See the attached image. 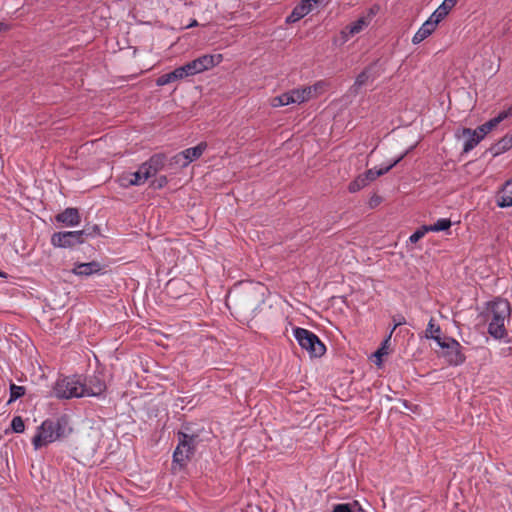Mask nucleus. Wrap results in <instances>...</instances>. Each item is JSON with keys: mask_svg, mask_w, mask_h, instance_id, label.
<instances>
[{"mask_svg": "<svg viewBox=\"0 0 512 512\" xmlns=\"http://www.w3.org/2000/svg\"><path fill=\"white\" fill-rule=\"evenodd\" d=\"M511 309L508 301L498 299L489 304L486 313L488 321V332L496 339L506 335L505 323L510 315Z\"/></svg>", "mask_w": 512, "mask_h": 512, "instance_id": "obj_1", "label": "nucleus"}, {"mask_svg": "<svg viewBox=\"0 0 512 512\" xmlns=\"http://www.w3.org/2000/svg\"><path fill=\"white\" fill-rule=\"evenodd\" d=\"M66 434V424L63 420L48 419L37 428V432L32 438V444L35 449H39L59 440Z\"/></svg>", "mask_w": 512, "mask_h": 512, "instance_id": "obj_2", "label": "nucleus"}, {"mask_svg": "<svg viewBox=\"0 0 512 512\" xmlns=\"http://www.w3.org/2000/svg\"><path fill=\"white\" fill-rule=\"evenodd\" d=\"M294 337L302 349L306 350L311 357H321L326 348L320 339L311 331L303 328H295Z\"/></svg>", "mask_w": 512, "mask_h": 512, "instance_id": "obj_3", "label": "nucleus"}, {"mask_svg": "<svg viewBox=\"0 0 512 512\" xmlns=\"http://www.w3.org/2000/svg\"><path fill=\"white\" fill-rule=\"evenodd\" d=\"M84 382L76 376L59 379L54 387V393L58 398L83 397Z\"/></svg>", "mask_w": 512, "mask_h": 512, "instance_id": "obj_4", "label": "nucleus"}, {"mask_svg": "<svg viewBox=\"0 0 512 512\" xmlns=\"http://www.w3.org/2000/svg\"><path fill=\"white\" fill-rule=\"evenodd\" d=\"M325 83L319 81L311 86L301 87L290 90L292 104H302L311 99L317 98L325 90Z\"/></svg>", "mask_w": 512, "mask_h": 512, "instance_id": "obj_5", "label": "nucleus"}, {"mask_svg": "<svg viewBox=\"0 0 512 512\" xmlns=\"http://www.w3.org/2000/svg\"><path fill=\"white\" fill-rule=\"evenodd\" d=\"M222 61V55H203L185 64L189 77L209 70Z\"/></svg>", "mask_w": 512, "mask_h": 512, "instance_id": "obj_6", "label": "nucleus"}, {"mask_svg": "<svg viewBox=\"0 0 512 512\" xmlns=\"http://www.w3.org/2000/svg\"><path fill=\"white\" fill-rule=\"evenodd\" d=\"M207 149V143L201 142L195 147L187 148L172 158V163L180 167H187L191 162L199 159Z\"/></svg>", "mask_w": 512, "mask_h": 512, "instance_id": "obj_7", "label": "nucleus"}, {"mask_svg": "<svg viewBox=\"0 0 512 512\" xmlns=\"http://www.w3.org/2000/svg\"><path fill=\"white\" fill-rule=\"evenodd\" d=\"M84 231H66L54 233L51 243L54 247L68 248L83 242Z\"/></svg>", "mask_w": 512, "mask_h": 512, "instance_id": "obj_8", "label": "nucleus"}, {"mask_svg": "<svg viewBox=\"0 0 512 512\" xmlns=\"http://www.w3.org/2000/svg\"><path fill=\"white\" fill-rule=\"evenodd\" d=\"M194 443L195 439L193 436L181 434L179 436V444L173 454L174 462L183 465L192 454Z\"/></svg>", "mask_w": 512, "mask_h": 512, "instance_id": "obj_9", "label": "nucleus"}, {"mask_svg": "<svg viewBox=\"0 0 512 512\" xmlns=\"http://www.w3.org/2000/svg\"><path fill=\"white\" fill-rule=\"evenodd\" d=\"M374 12L370 10L367 15L360 17L358 20L347 25L340 33L342 43L347 42L353 36L361 33L370 24Z\"/></svg>", "mask_w": 512, "mask_h": 512, "instance_id": "obj_10", "label": "nucleus"}, {"mask_svg": "<svg viewBox=\"0 0 512 512\" xmlns=\"http://www.w3.org/2000/svg\"><path fill=\"white\" fill-rule=\"evenodd\" d=\"M443 356L451 365H460L464 362L465 356L462 353V346L455 339H447L442 343Z\"/></svg>", "mask_w": 512, "mask_h": 512, "instance_id": "obj_11", "label": "nucleus"}, {"mask_svg": "<svg viewBox=\"0 0 512 512\" xmlns=\"http://www.w3.org/2000/svg\"><path fill=\"white\" fill-rule=\"evenodd\" d=\"M105 391L106 384L100 375H93L84 382L83 397H98Z\"/></svg>", "mask_w": 512, "mask_h": 512, "instance_id": "obj_12", "label": "nucleus"}, {"mask_svg": "<svg viewBox=\"0 0 512 512\" xmlns=\"http://www.w3.org/2000/svg\"><path fill=\"white\" fill-rule=\"evenodd\" d=\"M163 167V157L155 155L151 157L147 162L143 163L139 169L141 170L142 176L147 181L150 177L155 176L158 171Z\"/></svg>", "mask_w": 512, "mask_h": 512, "instance_id": "obj_13", "label": "nucleus"}, {"mask_svg": "<svg viewBox=\"0 0 512 512\" xmlns=\"http://www.w3.org/2000/svg\"><path fill=\"white\" fill-rule=\"evenodd\" d=\"M438 25L439 23L430 16L414 34L412 43L416 45L424 41L436 30Z\"/></svg>", "mask_w": 512, "mask_h": 512, "instance_id": "obj_14", "label": "nucleus"}, {"mask_svg": "<svg viewBox=\"0 0 512 512\" xmlns=\"http://www.w3.org/2000/svg\"><path fill=\"white\" fill-rule=\"evenodd\" d=\"M456 137L463 140V151H471L479 142L478 136L469 128H463L456 132Z\"/></svg>", "mask_w": 512, "mask_h": 512, "instance_id": "obj_15", "label": "nucleus"}, {"mask_svg": "<svg viewBox=\"0 0 512 512\" xmlns=\"http://www.w3.org/2000/svg\"><path fill=\"white\" fill-rule=\"evenodd\" d=\"M312 10L313 8L311 7V4L305 2V0H302L297 6L294 7L291 14L286 18V23H295L308 15Z\"/></svg>", "mask_w": 512, "mask_h": 512, "instance_id": "obj_16", "label": "nucleus"}, {"mask_svg": "<svg viewBox=\"0 0 512 512\" xmlns=\"http://www.w3.org/2000/svg\"><path fill=\"white\" fill-rule=\"evenodd\" d=\"M56 220L66 226L73 227L80 223V215L76 208H67L56 216Z\"/></svg>", "mask_w": 512, "mask_h": 512, "instance_id": "obj_17", "label": "nucleus"}, {"mask_svg": "<svg viewBox=\"0 0 512 512\" xmlns=\"http://www.w3.org/2000/svg\"><path fill=\"white\" fill-rule=\"evenodd\" d=\"M408 153L406 151L402 155H400L397 159H395L390 165L386 166L385 168L380 169H369L364 174H361L366 182L369 184L370 182L374 181L376 178L382 176L383 174L387 173L392 167H394L396 164H398Z\"/></svg>", "mask_w": 512, "mask_h": 512, "instance_id": "obj_18", "label": "nucleus"}, {"mask_svg": "<svg viewBox=\"0 0 512 512\" xmlns=\"http://www.w3.org/2000/svg\"><path fill=\"white\" fill-rule=\"evenodd\" d=\"M146 182V180L144 179V177L142 176V173H141V170L138 168L137 171L135 172H132V173H124L120 178H119V183L122 187H129V186H132V185H135V186H139V185H142Z\"/></svg>", "mask_w": 512, "mask_h": 512, "instance_id": "obj_19", "label": "nucleus"}, {"mask_svg": "<svg viewBox=\"0 0 512 512\" xmlns=\"http://www.w3.org/2000/svg\"><path fill=\"white\" fill-rule=\"evenodd\" d=\"M101 269L102 267L98 262L92 261L89 263L77 264L73 268L72 272L75 275L87 277L101 271Z\"/></svg>", "mask_w": 512, "mask_h": 512, "instance_id": "obj_20", "label": "nucleus"}, {"mask_svg": "<svg viewBox=\"0 0 512 512\" xmlns=\"http://www.w3.org/2000/svg\"><path fill=\"white\" fill-rule=\"evenodd\" d=\"M457 2L458 0H444L442 4L430 16H432L433 19L440 23L451 12Z\"/></svg>", "mask_w": 512, "mask_h": 512, "instance_id": "obj_21", "label": "nucleus"}, {"mask_svg": "<svg viewBox=\"0 0 512 512\" xmlns=\"http://www.w3.org/2000/svg\"><path fill=\"white\" fill-rule=\"evenodd\" d=\"M497 204L500 207L512 206V180L507 181L497 198Z\"/></svg>", "mask_w": 512, "mask_h": 512, "instance_id": "obj_22", "label": "nucleus"}, {"mask_svg": "<svg viewBox=\"0 0 512 512\" xmlns=\"http://www.w3.org/2000/svg\"><path fill=\"white\" fill-rule=\"evenodd\" d=\"M370 70L371 68L365 69L356 77L354 84L349 89L350 94L357 95L361 87L368 83L371 78Z\"/></svg>", "mask_w": 512, "mask_h": 512, "instance_id": "obj_23", "label": "nucleus"}, {"mask_svg": "<svg viewBox=\"0 0 512 512\" xmlns=\"http://www.w3.org/2000/svg\"><path fill=\"white\" fill-rule=\"evenodd\" d=\"M292 104L291 102V96H290V92H285L279 96H275L273 98H271L270 100V105L273 107V108H278V107H282V106H286V105H290Z\"/></svg>", "mask_w": 512, "mask_h": 512, "instance_id": "obj_24", "label": "nucleus"}, {"mask_svg": "<svg viewBox=\"0 0 512 512\" xmlns=\"http://www.w3.org/2000/svg\"><path fill=\"white\" fill-rule=\"evenodd\" d=\"M451 221L446 218L437 220L432 225H427L429 232H440L445 231L451 227Z\"/></svg>", "mask_w": 512, "mask_h": 512, "instance_id": "obj_25", "label": "nucleus"}, {"mask_svg": "<svg viewBox=\"0 0 512 512\" xmlns=\"http://www.w3.org/2000/svg\"><path fill=\"white\" fill-rule=\"evenodd\" d=\"M512 147V140H509L506 137H503L498 143H496L493 147L494 155H499Z\"/></svg>", "mask_w": 512, "mask_h": 512, "instance_id": "obj_26", "label": "nucleus"}, {"mask_svg": "<svg viewBox=\"0 0 512 512\" xmlns=\"http://www.w3.org/2000/svg\"><path fill=\"white\" fill-rule=\"evenodd\" d=\"M171 83L183 80L189 77L188 72L186 71L185 65L180 66L169 73Z\"/></svg>", "mask_w": 512, "mask_h": 512, "instance_id": "obj_27", "label": "nucleus"}, {"mask_svg": "<svg viewBox=\"0 0 512 512\" xmlns=\"http://www.w3.org/2000/svg\"><path fill=\"white\" fill-rule=\"evenodd\" d=\"M368 183L366 182V180L364 179V177L362 175H359L355 180H353L350 184H349V191L351 193H355L359 190H361L362 188H364L365 186H367Z\"/></svg>", "mask_w": 512, "mask_h": 512, "instance_id": "obj_28", "label": "nucleus"}, {"mask_svg": "<svg viewBox=\"0 0 512 512\" xmlns=\"http://www.w3.org/2000/svg\"><path fill=\"white\" fill-rule=\"evenodd\" d=\"M391 338V333L389 334L388 338L384 341L382 346L374 353V357L376 358V364L380 365L382 361V357L384 355L388 354V343Z\"/></svg>", "mask_w": 512, "mask_h": 512, "instance_id": "obj_29", "label": "nucleus"}, {"mask_svg": "<svg viewBox=\"0 0 512 512\" xmlns=\"http://www.w3.org/2000/svg\"><path fill=\"white\" fill-rule=\"evenodd\" d=\"M507 112L500 113L497 117L489 120L485 124H483L486 128V131H491L493 128H495L502 120H504L507 117Z\"/></svg>", "mask_w": 512, "mask_h": 512, "instance_id": "obj_30", "label": "nucleus"}, {"mask_svg": "<svg viewBox=\"0 0 512 512\" xmlns=\"http://www.w3.org/2000/svg\"><path fill=\"white\" fill-rule=\"evenodd\" d=\"M425 333L427 338H431L433 336L441 334V329L438 325L434 323L433 319H431L428 323V327Z\"/></svg>", "mask_w": 512, "mask_h": 512, "instance_id": "obj_31", "label": "nucleus"}, {"mask_svg": "<svg viewBox=\"0 0 512 512\" xmlns=\"http://www.w3.org/2000/svg\"><path fill=\"white\" fill-rule=\"evenodd\" d=\"M427 232H429L428 227L427 225H424L409 237V241L411 243H416L423 238Z\"/></svg>", "mask_w": 512, "mask_h": 512, "instance_id": "obj_32", "label": "nucleus"}, {"mask_svg": "<svg viewBox=\"0 0 512 512\" xmlns=\"http://www.w3.org/2000/svg\"><path fill=\"white\" fill-rule=\"evenodd\" d=\"M11 426L14 432L22 433L25 429L24 422L21 417L17 416L12 419Z\"/></svg>", "mask_w": 512, "mask_h": 512, "instance_id": "obj_33", "label": "nucleus"}, {"mask_svg": "<svg viewBox=\"0 0 512 512\" xmlns=\"http://www.w3.org/2000/svg\"><path fill=\"white\" fill-rule=\"evenodd\" d=\"M11 390V398L10 401L16 400L17 398L21 397L25 393V389L22 386H17L15 384H12L10 387Z\"/></svg>", "mask_w": 512, "mask_h": 512, "instance_id": "obj_34", "label": "nucleus"}, {"mask_svg": "<svg viewBox=\"0 0 512 512\" xmlns=\"http://www.w3.org/2000/svg\"><path fill=\"white\" fill-rule=\"evenodd\" d=\"M166 184H167V178H166V176H160V177H158L157 179H155V180L151 183V186H152L153 188L160 189V188L164 187Z\"/></svg>", "mask_w": 512, "mask_h": 512, "instance_id": "obj_35", "label": "nucleus"}, {"mask_svg": "<svg viewBox=\"0 0 512 512\" xmlns=\"http://www.w3.org/2000/svg\"><path fill=\"white\" fill-rule=\"evenodd\" d=\"M171 83V80H170V75L169 73L167 74H164V75H161L159 78H157L156 80V84L157 86H164V85H167V84H170Z\"/></svg>", "mask_w": 512, "mask_h": 512, "instance_id": "obj_36", "label": "nucleus"}, {"mask_svg": "<svg viewBox=\"0 0 512 512\" xmlns=\"http://www.w3.org/2000/svg\"><path fill=\"white\" fill-rule=\"evenodd\" d=\"M332 512H352L350 504H337L334 506Z\"/></svg>", "mask_w": 512, "mask_h": 512, "instance_id": "obj_37", "label": "nucleus"}, {"mask_svg": "<svg viewBox=\"0 0 512 512\" xmlns=\"http://www.w3.org/2000/svg\"><path fill=\"white\" fill-rule=\"evenodd\" d=\"M472 131L476 134V136H478L480 141L489 132V131H486V128H485L484 125H481V126H479L478 128H476L475 130H472Z\"/></svg>", "mask_w": 512, "mask_h": 512, "instance_id": "obj_38", "label": "nucleus"}, {"mask_svg": "<svg viewBox=\"0 0 512 512\" xmlns=\"http://www.w3.org/2000/svg\"><path fill=\"white\" fill-rule=\"evenodd\" d=\"M431 339L435 340L437 344L442 348V343L445 342L447 339H451L450 337H442L441 334H438L436 336L431 337Z\"/></svg>", "mask_w": 512, "mask_h": 512, "instance_id": "obj_39", "label": "nucleus"}, {"mask_svg": "<svg viewBox=\"0 0 512 512\" xmlns=\"http://www.w3.org/2000/svg\"><path fill=\"white\" fill-rule=\"evenodd\" d=\"M405 323V320L404 318H400L399 320H397L393 326V329L391 331V334L393 333V331L400 325L404 324Z\"/></svg>", "mask_w": 512, "mask_h": 512, "instance_id": "obj_40", "label": "nucleus"}, {"mask_svg": "<svg viewBox=\"0 0 512 512\" xmlns=\"http://www.w3.org/2000/svg\"><path fill=\"white\" fill-rule=\"evenodd\" d=\"M8 29H9V26L6 23L0 22V33L5 32Z\"/></svg>", "mask_w": 512, "mask_h": 512, "instance_id": "obj_41", "label": "nucleus"}, {"mask_svg": "<svg viewBox=\"0 0 512 512\" xmlns=\"http://www.w3.org/2000/svg\"><path fill=\"white\" fill-rule=\"evenodd\" d=\"M257 302H259V300H257L256 302H248L247 303V308L248 309H255L256 306H257Z\"/></svg>", "mask_w": 512, "mask_h": 512, "instance_id": "obj_42", "label": "nucleus"}, {"mask_svg": "<svg viewBox=\"0 0 512 512\" xmlns=\"http://www.w3.org/2000/svg\"><path fill=\"white\" fill-rule=\"evenodd\" d=\"M197 24H198V23H197V21H196V20H193V21H192V22L187 26V28L194 27V26H196Z\"/></svg>", "mask_w": 512, "mask_h": 512, "instance_id": "obj_43", "label": "nucleus"}, {"mask_svg": "<svg viewBox=\"0 0 512 512\" xmlns=\"http://www.w3.org/2000/svg\"><path fill=\"white\" fill-rule=\"evenodd\" d=\"M228 300H233L231 295H228Z\"/></svg>", "mask_w": 512, "mask_h": 512, "instance_id": "obj_44", "label": "nucleus"}]
</instances>
